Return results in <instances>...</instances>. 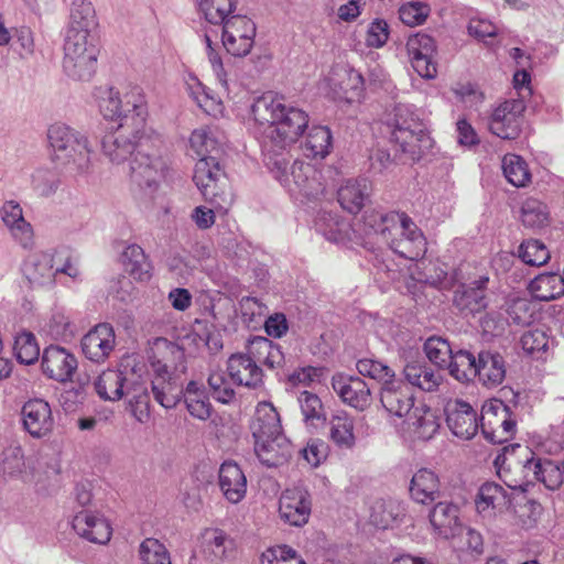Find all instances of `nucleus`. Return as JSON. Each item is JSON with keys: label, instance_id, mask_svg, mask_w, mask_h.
Listing matches in <instances>:
<instances>
[{"label": "nucleus", "instance_id": "f257e3e1", "mask_svg": "<svg viewBox=\"0 0 564 564\" xmlns=\"http://www.w3.org/2000/svg\"><path fill=\"white\" fill-rule=\"evenodd\" d=\"M251 112L256 122L265 126V139L278 149L296 142L308 126V116L304 110L286 105L282 96L271 93L258 97Z\"/></svg>", "mask_w": 564, "mask_h": 564}, {"label": "nucleus", "instance_id": "f03ea898", "mask_svg": "<svg viewBox=\"0 0 564 564\" xmlns=\"http://www.w3.org/2000/svg\"><path fill=\"white\" fill-rule=\"evenodd\" d=\"M139 109L137 116H124L115 131L106 133L101 141L104 155L112 164H122L131 160L139 150L162 148L163 139L148 124V110L141 105L133 104Z\"/></svg>", "mask_w": 564, "mask_h": 564}, {"label": "nucleus", "instance_id": "7ed1b4c3", "mask_svg": "<svg viewBox=\"0 0 564 564\" xmlns=\"http://www.w3.org/2000/svg\"><path fill=\"white\" fill-rule=\"evenodd\" d=\"M47 139L57 169L72 176L89 173L91 149L85 135L66 124L55 123L48 128Z\"/></svg>", "mask_w": 564, "mask_h": 564}, {"label": "nucleus", "instance_id": "20e7f679", "mask_svg": "<svg viewBox=\"0 0 564 564\" xmlns=\"http://www.w3.org/2000/svg\"><path fill=\"white\" fill-rule=\"evenodd\" d=\"M387 126L392 141L412 159H419L431 147V138L412 105H395L388 115Z\"/></svg>", "mask_w": 564, "mask_h": 564}, {"label": "nucleus", "instance_id": "39448f33", "mask_svg": "<svg viewBox=\"0 0 564 564\" xmlns=\"http://www.w3.org/2000/svg\"><path fill=\"white\" fill-rule=\"evenodd\" d=\"M267 164L274 178L291 193L316 199L325 191L322 173L310 163L294 161L289 169V161L285 158L270 156Z\"/></svg>", "mask_w": 564, "mask_h": 564}, {"label": "nucleus", "instance_id": "423d86ee", "mask_svg": "<svg viewBox=\"0 0 564 564\" xmlns=\"http://www.w3.org/2000/svg\"><path fill=\"white\" fill-rule=\"evenodd\" d=\"M63 52L64 74L73 80H90L96 73L99 55L96 36H85L79 33L65 35Z\"/></svg>", "mask_w": 564, "mask_h": 564}, {"label": "nucleus", "instance_id": "0eeeda50", "mask_svg": "<svg viewBox=\"0 0 564 564\" xmlns=\"http://www.w3.org/2000/svg\"><path fill=\"white\" fill-rule=\"evenodd\" d=\"M193 181L206 202L218 212H228L234 203V193L216 158L198 159Z\"/></svg>", "mask_w": 564, "mask_h": 564}, {"label": "nucleus", "instance_id": "6e6552de", "mask_svg": "<svg viewBox=\"0 0 564 564\" xmlns=\"http://www.w3.org/2000/svg\"><path fill=\"white\" fill-rule=\"evenodd\" d=\"M160 149H141L129 161L131 183L148 196L158 191L170 167L169 159L160 153Z\"/></svg>", "mask_w": 564, "mask_h": 564}, {"label": "nucleus", "instance_id": "1a4fd4ad", "mask_svg": "<svg viewBox=\"0 0 564 564\" xmlns=\"http://www.w3.org/2000/svg\"><path fill=\"white\" fill-rule=\"evenodd\" d=\"M517 420L509 406L501 400H491L481 410L480 427L486 440L502 444L516 434Z\"/></svg>", "mask_w": 564, "mask_h": 564}, {"label": "nucleus", "instance_id": "9d476101", "mask_svg": "<svg viewBox=\"0 0 564 564\" xmlns=\"http://www.w3.org/2000/svg\"><path fill=\"white\" fill-rule=\"evenodd\" d=\"M221 26V42L226 52L235 57L247 56L254 44L256 23L246 15L234 14Z\"/></svg>", "mask_w": 564, "mask_h": 564}, {"label": "nucleus", "instance_id": "9b49d317", "mask_svg": "<svg viewBox=\"0 0 564 564\" xmlns=\"http://www.w3.org/2000/svg\"><path fill=\"white\" fill-rule=\"evenodd\" d=\"M133 104L141 105L142 108L148 110L141 88L132 87L123 96L113 88H109L101 97L99 108L105 118L123 123L124 116H137L139 113V109L134 108Z\"/></svg>", "mask_w": 564, "mask_h": 564}, {"label": "nucleus", "instance_id": "f8f14e48", "mask_svg": "<svg viewBox=\"0 0 564 564\" xmlns=\"http://www.w3.org/2000/svg\"><path fill=\"white\" fill-rule=\"evenodd\" d=\"M312 512V497L304 487L285 489L279 499V514L282 521L293 527H303Z\"/></svg>", "mask_w": 564, "mask_h": 564}, {"label": "nucleus", "instance_id": "ddd939ff", "mask_svg": "<svg viewBox=\"0 0 564 564\" xmlns=\"http://www.w3.org/2000/svg\"><path fill=\"white\" fill-rule=\"evenodd\" d=\"M524 109L522 99L506 100L494 110L489 130L503 140L517 139L521 132V116Z\"/></svg>", "mask_w": 564, "mask_h": 564}, {"label": "nucleus", "instance_id": "4468645a", "mask_svg": "<svg viewBox=\"0 0 564 564\" xmlns=\"http://www.w3.org/2000/svg\"><path fill=\"white\" fill-rule=\"evenodd\" d=\"M406 51L414 70L426 79L437 75L436 63L433 61L436 51L435 41L425 33L411 35L406 42Z\"/></svg>", "mask_w": 564, "mask_h": 564}, {"label": "nucleus", "instance_id": "2eb2a0df", "mask_svg": "<svg viewBox=\"0 0 564 564\" xmlns=\"http://www.w3.org/2000/svg\"><path fill=\"white\" fill-rule=\"evenodd\" d=\"M406 217V214L398 212H366L362 217L365 235L373 236L378 242L388 246L392 237L398 236L399 231H402L403 218Z\"/></svg>", "mask_w": 564, "mask_h": 564}, {"label": "nucleus", "instance_id": "dca6fc26", "mask_svg": "<svg viewBox=\"0 0 564 564\" xmlns=\"http://www.w3.org/2000/svg\"><path fill=\"white\" fill-rule=\"evenodd\" d=\"M21 416L24 430L33 438L46 437L54 429L51 405L43 399L26 401L22 406Z\"/></svg>", "mask_w": 564, "mask_h": 564}, {"label": "nucleus", "instance_id": "f3484780", "mask_svg": "<svg viewBox=\"0 0 564 564\" xmlns=\"http://www.w3.org/2000/svg\"><path fill=\"white\" fill-rule=\"evenodd\" d=\"M328 83L334 93L348 102L360 100L364 97L366 79L348 65H335L328 75Z\"/></svg>", "mask_w": 564, "mask_h": 564}, {"label": "nucleus", "instance_id": "a211bd4d", "mask_svg": "<svg viewBox=\"0 0 564 564\" xmlns=\"http://www.w3.org/2000/svg\"><path fill=\"white\" fill-rule=\"evenodd\" d=\"M388 247L400 257L416 261L426 252V239L422 230L408 216L403 218L402 231L392 237Z\"/></svg>", "mask_w": 564, "mask_h": 564}, {"label": "nucleus", "instance_id": "6ab92c4d", "mask_svg": "<svg viewBox=\"0 0 564 564\" xmlns=\"http://www.w3.org/2000/svg\"><path fill=\"white\" fill-rule=\"evenodd\" d=\"M116 345L113 327L108 323H100L85 334L80 340L84 356L97 364L104 362Z\"/></svg>", "mask_w": 564, "mask_h": 564}, {"label": "nucleus", "instance_id": "aec40b11", "mask_svg": "<svg viewBox=\"0 0 564 564\" xmlns=\"http://www.w3.org/2000/svg\"><path fill=\"white\" fill-rule=\"evenodd\" d=\"M154 378L152 380V392L156 402L165 409H173L181 401L184 389L177 383L170 371L167 362H151Z\"/></svg>", "mask_w": 564, "mask_h": 564}, {"label": "nucleus", "instance_id": "412c9836", "mask_svg": "<svg viewBox=\"0 0 564 564\" xmlns=\"http://www.w3.org/2000/svg\"><path fill=\"white\" fill-rule=\"evenodd\" d=\"M446 423L452 433L460 438H473L479 427L477 412L460 400L449 401L445 406Z\"/></svg>", "mask_w": 564, "mask_h": 564}, {"label": "nucleus", "instance_id": "4be33fe9", "mask_svg": "<svg viewBox=\"0 0 564 564\" xmlns=\"http://www.w3.org/2000/svg\"><path fill=\"white\" fill-rule=\"evenodd\" d=\"M332 387L344 403L356 410L365 411L371 404L370 388L360 377L336 375Z\"/></svg>", "mask_w": 564, "mask_h": 564}, {"label": "nucleus", "instance_id": "5701e85b", "mask_svg": "<svg viewBox=\"0 0 564 564\" xmlns=\"http://www.w3.org/2000/svg\"><path fill=\"white\" fill-rule=\"evenodd\" d=\"M488 276H480L469 283L459 284L454 291L453 304L460 314L475 315L487 307L486 289Z\"/></svg>", "mask_w": 564, "mask_h": 564}, {"label": "nucleus", "instance_id": "b1692460", "mask_svg": "<svg viewBox=\"0 0 564 564\" xmlns=\"http://www.w3.org/2000/svg\"><path fill=\"white\" fill-rule=\"evenodd\" d=\"M72 527L80 538L97 544L108 543L112 534L109 521L100 513L87 509L74 516Z\"/></svg>", "mask_w": 564, "mask_h": 564}, {"label": "nucleus", "instance_id": "393cba45", "mask_svg": "<svg viewBox=\"0 0 564 564\" xmlns=\"http://www.w3.org/2000/svg\"><path fill=\"white\" fill-rule=\"evenodd\" d=\"M380 402L391 416L405 417L414 411V395L401 380L386 382L380 389Z\"/></svg>", "mask_w": 564, "mask_h": 564}, {"label": "nucleus", "instance_id": "a878e982", "mask_svg": "<svg viewBox=\"0 0 564 564\" xmlns=\"http://www.w3.org/2000/svg\"><path fill=\"white\" fill-rule=\"evenodd\" d=\"M42 370L50 379L66 382L77 369L76 357L59 346L46 347L42 355Z\"/></svg>", "mask_w": 564, "mask_h": 564}, {"label": "nucleus", "instance_id": "bb28decb", "mask_svg": "<svg viewBox=\"0 0 564 564\" xmlns=\"http://www.w3.org/2000/svg\"><path fill=\"white\" fill-rule=\"evenodd\" d=\"M259 361L249 351L229 357L227 370L232 381L239 386L256 389L263 383V372Z\"/></svg>", "mask_w": 564, "mask_h": 564}, {"label": "nucleus", "instance_id": "cd10ccee", "mask_svg": "<svg viewBox=\"0 0 564 564\" xmlns=\"http://www.w3.org/2000/svg\"><path fill=\"white\" fill-rule=\"evenodd\" d=\"M1 218L12 238L24 249L34 246V234L30 223L24 219L22 207L14 200L6 202L1 207Z\"/></svg>", "mask_w": 564, "mask_h": 564}, {"label": "nucleus", "instance_id": "c85d7f7f", "mask_svg": "<svg viewBox=\"0 0 564 564\" xmlns=\"http://www.w3.org/2000/svg\"><path fill=\"white\" fill-rule=\"evenodd\" d=\"M411 498L421 505H432L442 498L438 475L429 468L419 469L411 478Z\"/></svg>", "mask_w": 564, "mask_h": 564}, {"label": "nucleus", "instance_id": "c756f323", "mask_svg": "<svg viewBox=\"0 0 564 564\" xmlns=\"http://www.w3.org/2000/svg\"><path fill=\"white\" fill-rule=\"evenodd\" d=\"M254 442L284 435L276 409L269 402H259L250 424Z\"/></svg>", "mask_w": 564, "mask_h": 564}, {"label": "nucleus", "instance_id": "7c9ffc66", "mask_svg": "<svg viewBox=\"0 0 564 564\" xmlns=\"http://www.w3.org/2000/svg\"><path fill=\"white\" fill-rule=\"evenodd\" d=\"M505 358L497 351L481 350L477 357L476 377L487 388L500 386L506 378Z\"/></svg>", "mask_w": 564, "mask_h": 564}, {"label": "nucleus", "instance_id": "2f4dec72", "mask_svg": "<svg viewBox=\"0 0 564 564\" xmlns=\"http://www.w3.org/2000/svg\"><path fill=\"white\" fill-rule=\"evenodd\" d=\"M254 453L263 465L276 467L289 460L292 445L285 435L272 436L254 442Z\"/></svg>", "mask_w": 564, "mask_h": 564}, {"label": "nucleus", "instance_id": "473e14b6", "mask_svg": "<svg viewBox=\"0 0 564 564\" xmlns=\"http://www.w3.org/2000/svg\"><path fill=\"white\" fill-rule=\"evenodd\" d=\"M219 487L226 499L237 503L247 492V478L235 462H224L219 468Z\"/></svg>", "mask_w": 564, "mask_h": 564}, {"label": "nucleus", "instance_id": "72a5a7b5", "mask_svg": "<svg viewBox=\"0 0 564 564\" xmlns=\"http://www.w3.org/2000/svg\"><path fill=\"white\" fill-rule=\"evenodd\" d=\"M55 256L47 251L28 257L23 263V274L32 285H47L54 282Z\"/></svg>", "mask_w": 564, "mask_h": 564}, {"label": "nucleus", "instance_id": "f704fd0d", "mask_svg": "<svg viewBox=\"0 0 564 564\" xmlns=\"http://www.w3.org/2000/svg\"><path fill=\"white\" fill-rule=\"evenodd\" d=\"M371 194V183L367 178L346 181L337 192L340 206L350 214H357L365 206Z\"/></svg>", "mask_w": 564, "mask_h": 564}, {"label": "nucleus", "instance_id": "c9c22d12", "mask_svg": "<svg viewBox=\"0 0 564 564\" xmlns=\"http://www.w3.org/2000/svg\"><path fill=\"white\" fill-rule=\"evenodd\" d=\"M521 467L527 473H532L549 490H557L564 481L562 463L531 457L527 458Z\"/></svg>", "mask_w": 564, "mask_h": 564}, {"label": "nucleus", "instance_id": "e433bc0d", "mask_svg": "<svg viewBox=\"0 0 564 564\" xmlns=\"http://www.w3.org/2000/svg\"><path fill=\"white\" fill-rule=\"evenodd\" d=\"M98 25L96 12L89 0H74L70 8L69 23L65 35L82 34L95 36Z\"/></svg>", "mask_w": 564, "mask_h": 564}, {"label": "nucleus", "instance_id": "4c0bfd02", "mask_svg": "<svg viewBox=\"0 0 564 564\" xmlns=\"http://www.w3.org/2000/svg\"><path fill=\"white\" fill-rule=\"evenodd\" d=\"M406 381L419 389L435 391L443 380V376L424 360L408 362L403 369Z\"/></svg>", "mask_w": 564, "mask_h": 564}, {"label": "nucleus", "instance_id": "58836bf2", "mask_svg": "<svg viewBox=\"0 0 564 564\" xmlns=\"http://www.w3.org/2000/svg\"><path fill=\"white\" fill-rule=\"evenodd\" d=\"M249 352L259 364L270 369H285L289 372L288 359L281 350V346L265 337H254L249 345Z\"/></svg>", "mask_w": 564, "mask_h": 564}, {"label": "nucleus", "instance_id": "ea45409f", "mask_svg": "<svg viewBox=\"0 0 564 564\" xmlns=\"http://www.w3.org/2000/svg\"><path fill=\"white\" fill-rule=\"evenodd\" d=\"M124 395L130 398L129 405L133 417L140 423H145L150 419V394L147 382L131 373Z\"/></svg>", "mask_w": 564, "mask_h": 564}, {"label": "nucleus", "instance_id": "a19ab883", "mask_svg": "<svg viewBox=\"0 0 564 564\" xmlns=\"http://www.w3.org/2000/svg\"><path fill=\"white\" fill-rule=\"evenodd\" d=\"M130 378L122 371L107 369L95 382L97 394L107 401H118L124 397Z\"/></svg>", "mask_w": 564, "mask_h": 564}, {"label": "nucleus", "instance_id": "79ce46f5", "mask_svg": "<svg viewBox=\"0 0 564 564\" xmlns=\"http://www.w3.org/2000/svg\"><path fill=\"white\" fill-rule=\"evenodd\" d=\"M182 398L189 414L198 420L206 421L212 415V404L202 382L192 380L184 389Z\"/></svg>", "mask_w": 564, "mask_h": 564}, {"label": "nucleus", "instance_id": "37998d69", "mask_svg": "<svg viewBox=\"0 0 564 564\" xmlns=\"http://www.w3.org/2000/svg\"><path fill=\"white\" fill-rule=\"evenodd\" d=\"M429 513L430 523L442 538L448 539L454 534L458 520V508L447 501L437 500Z\"/></svg>", "mask_w": 564, "mask_h": 564}, {"label": "nucleus", "instance_id": "c03bdc74", "mask_svg": "<svg viewBox=\"0 0 564 564\" xmlns=\"http://www.w3.org/2000/svg\"><path fill=\"white\" fill-rule=\"evenodd\" d=\"M529 289L534 299L549 302L564 294V279L556 273L541 274L531 281Z\"/></svg>", "mask_w": 564, "mask_h": 564}, {"label": "nucleus", "instance_id": "a18cd8bd", "mask_svg": "<svg viewBox=\"0 0 564 564\" xmlns=\"http://www.w3.org/2000/svg\"><path fill=\"white\" fill-rule=\"evenodd\" d=\"M332 139L330 130L327 127H312L303 145L305 155L312 159H324L330 152Z\"/></svg>", "mask_w": 564, "mask_h": 564}, {"label": "nucleus", "instance_id": "49530a36", "mask_svg": "<svg viewBox=\"0 0 564 564\" xmlns=\"http://www.w3.org/2000/svg\"><path fill=\"white\" fill-rule=\"evenodd\" d=\"M447 369L457 381L468 382L476 378L477 357L465 349L453 351Z\"/></svg>", "mask_w": 564, "mask_h": 564}, {"label": "nucleus", "instance_id": "de8ad7c7", "mask_svg": "<svg viewBox=\"0 0 564 564\" xmlns=\"http://www.w3.org/2000/svg\"><path fill=\"white\" fill-rule=\"evenodd\" d=\"M122 263L127 272L140 281L149 280L151 265L143 249L138 245L128 246L122 252Z\"/></svg>", "mask_w": 564, "mask_h": 564}, {"label": "nucleus", "instance_id": "09e8293b", "mask_svg": "<svg viewBox=\"0 0 564 564\" xmlns=\"http://www.w3.org/2000/svg\"><path fill=\"white\" fill-rule=\"evenodd\" d=\"M236 3V0H197L199 12L214 25L225 23L232 15Z\"/></svg>", "mask_w": 564, "mask_h": 564}, {"label": "nucleus", "instance_id": "8fccbe9b", "mask_svg": "<svg viewBox=\"0 0 564 564\" xmlns=\"http://www.w3.org/2000/svg\"><path fill=\"white\" fill-rule=\"evenodd\" d=\"M330 440L343 449L355 446L354 421L346 413L334 415L330 420Z\"/></svg>", "mask_w": 564, "mask_h": 564}, {"label": "nucleus", "instance_id": "3c124183", "mask_svg": "<svg viewBox=\"0 0 564 564\" xmlns=\"http://www.w3.org/2000/svg\"><path fill=\"white\" fill-rule=\"evenodd\" d=\"M88 390L89 377L80 376L62 391L58 399L59 403L66 412H74L77 410L78 405L85 402Z\"/></svg>", "mask_w": 564, "mask_h": 564}, {"label": "nucleus", "instance_id": "603ef678", "mask_svg": "<svg viewBox=\"0 0 564 564\" xmlns=\"http://www.w3.org/2000/svg\"><path fill=\"white\" fill-rule=\"evenodd\" d=\"M502 171L507 181L516 187H523L531 180L525 161L517 154H506L503 156Z\"/></svg>", "mask_w": 564, "mask_h": 564}, {"label": "nucleus", "instance_id": "864d4df0", "mask_svg": "<svg viewBox=\"0 0 564 564\" xmlns=\"http://www.w3.org/2000/svg\"><path fill=\"white\" fill-rule=\"evenodd\" d=\"M230 544L231 541L221 530H208L204 535V555L210 562L220 561L226 557L227 549Z\"/></svg>", "mask_w": 564, "mask_h": 564}, {"label": "nucleus", "instance_id": "5fc2aeb1", "mask_svg": "<svg viewBox=\"0 0 564 564\" xmlns=\"http://www.w3.org/2000/svg\"><path fill=\"white\" fill-rule=\"evenodd\" d=\"M521 220L527 228L538 229L544 227L549 221L546 206L535 198L525 199L521 207Z\"/></svg>", "mask_w": 564, "mask_h": 564}, {"label": "nucleus", "instance_id": "6e6d98bb", "mask_svg": "<svg viewBox=\"0 0 564 564\" xmlns=\"http://www.w3.org/2000/svg\"><path fill=\"white\" fill-rule=\"evenodd\" d=\"M139 556L142 564H172L166 546L153 538H147L141 542Z\"/></svg>", "mask_w": 564, "mask_h": 564}, {"label": "nucleus", "instance_id": "4d7b16f0", "mask_svg": "<svg viewBox=\"0 0 564 564\" xmlns=\"http://www.w3.org/2000/svg\"><path fill=\"white\" fill-rule=\"evenodd\" d=\"M189 147L199 159L214 158L210 154L217 150L218 142L208 127H202L192 132Z\"/></svg>", "mask_w": 564, "mask_h": 564}, {"label": "nucleus", "instance_id": "13d9d810", "mask_svg": "<svg viewBox=\"0 0 564 564\" xmlns=\"http://www.w3.org/2000/svg\"><path fill=\"white\" fill-rule=\"evenodd\" d=\"M14 352L20 364H34L40 356V348L35 336L30 332L19 334L14 340Z\"/></svg>", "mask_w": 564, "mask_h": 564}, {"label": "nucleus", "instance_id": "bf43d9fd", "mask_svg": "<svg viewBox=\"0 0 564 564\" xmlns=\"http://www.w3.org/2000/svg\"><path fill=\"white\" fill-rule=\"evenodd\" d=\"M155 347L162 354V359L155 361L167 362L170 370L172 368L175 371L183 372L185 370V352L181 346L166 338H159L155 341Z\"/></svg>", "mask_w": 564, "mask_h": 564}, {"label": "nucleus", "instance_id": "052dcab7", "mask_svg": "<svg viewBox=\"0 0 564 564\" xmlns=\"http://www.w3.org/2000/svg\"><path fill=\"white\" fill-rule=\"evenodd\" d=\"M356 368L359 375L381 382L382 386L395 379L394 371L388 365L376 359H359L356 364Z\"/></svg>", "mask_w": 564, "mask_h": 564}, {"label": "nucleus", "instance_id": "680f3d73", "mask_svg": "<svg viewBox=\"0 0 564 564\" xmlns=\"http://www.w3.org/2000/svg\"><path fill=\"white\" fill-rule=\"evenodd\" d=\"M519 258L531 267H541L550 259L546 247L539 240L523 241L519 247Z\"/></svg>", "mask_w": 564, "mask_h": 564}, {"label": "nucleus", "instance_id": "e2e57ef3", "mask_svg": "<svg viewBox=\"0 0 564 564\" xmlns=\"http://www.w3.org/2000/svg\"><path fill=\"white\" fill-rule=\"evenodd\" d=\"M207 383L213 398L218 402L227 404L235 399V390L223 370L210 371Z\"/></svg>", "mask_w": 564, "mask_h": 564}, {"label": "nucleus", "instance_id": "0e129e2a", "mask_svg": "<svg viewBox=\"0 0 564 564\" xmlns=\"http://www.w3.org/2000/svg\"><path fill=\"white\" fill-rule=\"evenodd\" d=\"M507 313L511 323L519 326H525L530 325L534 321L536 310L533 302L528 299L519 297L509 304Z\"/></svg>", "mask_w": 564, "mask_h": 564}, {"label": "nucleus", "instance_id": "69168bd1", "mask_svg": "<svg viewBox=\"0 0 564 564\" xmlns=\"http://www.w3.org/2000/svg\"><path fill=\"white\" fill-rule=\"evenodd\" d=\"M424 350L429 360L438 367H447L453 355V349L446 339L431 337L424 344Z\"/></svg>", "mask_w": 564, "mask_h": 564}, {"label": "nucleus", "instance_id": "338daca9", "mask_svg": "<svg viewBox=\"0 0 564 564\" xmlns=\"http://www.w3.org/2000/svg\"><path fill=\"white\" fill-rule=\"evenodd\" d=\"M505 500V490L495 482L484 484L478 491L476 507L479 512L495 508Z\"/></svg>", "mask_w": 564, "mask_h": 564}, {"label": "nucleus", "instance_id": "774afa93", "mask_svg": "<svg viewBox=\"0 0 564 564\" xmlns=\"http://www.w3.org/2000/svg\"><path fill=\"white\" fill-rule=\"evenodd\" d=\"M25 466L23 449L19 445L9 446L2 452L0 471L15 476L23 471Z\"/></svg>", "mask_w": 564, "mask_h": 564}]
</instances>
